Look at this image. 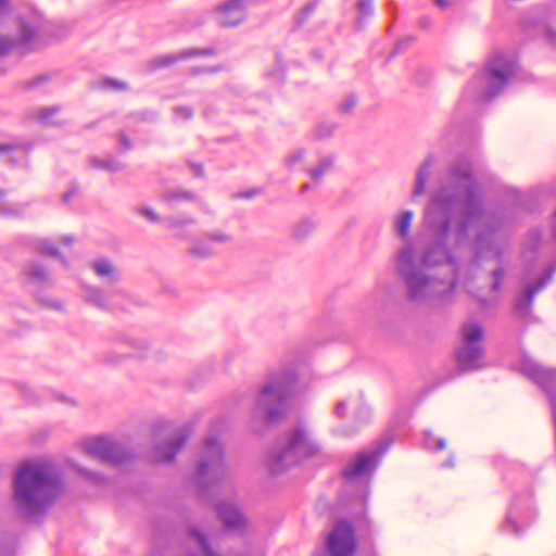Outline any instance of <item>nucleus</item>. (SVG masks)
<instances>
[{"label": "nucleus", "mask_w": 556, "mask_h": 556, "mask_svg": "<svg viewBox=\"0 0 556 556\" xmlns=\"http://www.w3.org/2000/svg\"><path fill=\"white\" fill-rule=\"evenodd\" d=\"M452 175L453 186L443 185L432 194L425 212L422 237L435 243L421 256L424 268L415 266V248L410 242L397 252L396 271L404 280L407 298L418 304L438 306L454 299L456 265L445 245L460 242L480 214L468 174Z\"/></svg>", "instance_id": "obj_1"}, {"label": "nucleus", "mask_w": 556, "mask_h": 556, "mask_svg": "<svg viewBox=\"0 0 556 556\" xmlns=\"http://www.w3.org/2000/svg\"><path fill=\"white\" fill-rule=\"evenodd\" d=\"M61 491L58 470L49 460L26 462L15 473L13 501L25 516L46 510Z\"/></svg>", "instance_id": "obj_2"}, {"label": "nucleus", "mask_w": 556, "mask_h": 556, "mask_svg": "<svg viewBox=\"0 0 556 556\" xmlns=\"http://www.w3.org/2000/svg\"><path fill=\"white\" fill-rule=\"evenodd\" d=\"M295 375L283 369L273 372L255 397L254 415L275 421L285 414V403L294 390Z\"/></svg>", "instance_id": "obj_3"}, {"label": "nucleus", "mask_w": 556, "mask_h": 556, "mask_svg": "<svg viewBox=\"0 0 556 556\" xmlns=\"http://www.w3.org/2000/svg\"><path fill=\"white\" fill-rule=\"evenodd\" d=\"M517 67V55L496 53L482 72L469 83V88L479 99L488 100L500 93L511 80Z\"/></svg>", "instance_id": "obj_4"}, {"label": "nucleus", "mask_w": 556, "mask_h": 556, "mask_svg": "<svg viewBox=\"0 0 556 556\" xmlns=\"http://www.w3.org/2000/svg\"><path fill=\"white\" fill-rule=\"evenodd\" d=\"M318 444L303 428L294 429L288 439L270 454L269 466L273 471H281L319 452Z\"/></svg>", "instance_id": "obj_5"}, {"label": "nucleus", "mask_w": 556, "mask_h": 556, "mask_svg": "<svg viewBox=\"0 0 556 556\" xmlns=\"http://www.w3.org/2000/svg\"><path fill=\"white\" fill-rule=\"evenodd\" d=\"M8 0H0V15L8 10ZM47 33L48 25L40 13L34 11L27 16H23L20 21V29L15 38L0 33V56L9 52L15 46L33 48Z\"/></svg>", "instance_id": "obj_6"}, {"label": "nucleus", "mask_w": 556, "mask_h": 556, "mask_svg": "<svg viewBox=\"0 0 556 556\" xmlns=\"http://www.w3.org/2000/svg\"><path fill=\"white\" fill-rule=\"evenodd\" d=\"M483 329L477 323H467L463 327V345L456 354L458 365L464 369L475 368L480 365L483 350L481 339Z\"/></svg>", "instance_id": "obj_7"}, {"label": "nucleus", "mask_w": 556, "mask_h": 556, "mask_svg": "<svg viewBox=\"0 0 556 556\" xmlns=\"http://www.w3.org/2000/svg\"><path fill=\"white\" fill-rule=\"evenodd\" d=\"M554 271L551 263L534 262L523 267V324L530 318L528 305L532 298L549 281Z\"/></svg>", "instance_id": "obj_8"}, {"label": "nucleus", "mask_w": 556, "mask_h": 556, "mask_svg": "<svg viewBox=\"0 0 556 556\" xmlns=\"http://www.w3.org/2000/svg\"><path fill=\"white\" fill-rule=\"evenodd\" d=\"M199 476L203 480L215 481L226 472V463L220 442L216 439H207L204 442L198 467Z\"/></svg>", "instance_id": "obj_9"}, {"label": "nucleus", "mask_w": 556, "mask_h": 556, "mask_svg": "<svg viewBox=\"0 0 556 556\" xmlns=\"http://www.w3.org/2000/svg\"><path fill=\"white\" fill-rule=\"evenodd\" d=\"M328 556H353L356 540L352 526L346 521H338L327 536Z\"/></svg>", "instance_id": "obj_10"}, {"label": "nucleus", "mask_w": 556, "mask_h": 556, "mask_svg": "<svg viewBox=\"0 0 556 556\" xmlns=\"http://www.w3.org/2000/svg\"><path fill=\"white\" fill-rule=\"evenodd\" d=\"M83 448L105 463L118 464L125 458L123 447L110 437H93L83 442Z\"/></svg>", "instance_id": "obj_11"}, {"label": "nucleus", "mask_w": 556, "mask_h": 556, "mask_svg": "<svg viewBox=\"0 0 556 556\" xmlns=\"http://www.w3.org/2000/svg\"><path fill=\"white\" fill-rule=\"evenodd\" d=\"M217 515L224 527L232 532H243L249 527V521L241 509L232 502H220L217 507Z\"/></svg>", "instance_id": "obj_12"}, {"label": "nucleus", "mask_w": 556, "mask_h": 556, "mask_svg": "<svg viewBox=\"0 0 556 556\" xmlns=\"http://www.w3.org/2000/svg\"><path fill=\"white\" fill-rule=\"evenodd\" d=\"M377 453H361L346 467L344 473L350 479H361L366 477L377 464Z\"/></svg>", "instance_id": "obj_13"}, {"label": "nucleus", "mask_w": 556, "mask_h": 556, "mask_svg": "<svg viewBox=\"0 0 556 556\" xmlns=\"http://www.w3.org/2000/svg\"><path fill=\"white\" fill-rule=\"evenodd\" d=\"M244 17V8L242 0H231L225 3L219 12V22L225 26H236Z\"/></svg>", "instance_id": "obj_14"}, {"label": "nucleus", "mask_w": 556, "mask_h": 556, "mask_svg": "<svg viewBox=\"0 0 556 556\" xmlns=\"http://www.w3.org/2000/svg\"><path fill=\"white\" fill-rule=\"evenodd\" d=\"M186 442L184 434H177L161 446H156L152 459L155 462H170Z\"/></svg>", "instance_id": "obj_15"}, {"label": "nucleus", "mask_w": 556, "mask_h": 556, "mask_svg": "<svg viewBox=\"0 0 556 556\" xmlns=\"http://www.w3.org/2000/svg\"><path fill=\"white\" fill-rule=\"evenodd\" d=\"M91 268L101 280L108 283L115 282L119 277V270L115 264L104 257L94 260L91 263Z\"/></svg>", "instance_id": "obj_16"}, {"label": "nucleus", "mask_w": 556, "mask_h": 556, "mask_svg": "<svg viewBox=\"0 0 556 556\" xmlns=\"http://www.w3.org/2000/svg\"><path fill=\"white\" fill-rule=\"evenodd\" d=\"M435 160L433 156H428L419 166L416 175V180L413 189V195L419 197L426 192L427 180L432 174Z\"/></svg>", "instance_id": "obj_17"}, {"label": "nucleus", "mask_w": 556, "mask_h": 556, "mask_svg": "<svg viewBox=\"0 0 556 556\" xmlns=\"http://www.w3.org/2000/svg\"><path fill=\"white\" fill-rule=\"evenodd\" d=\"M353 406L356 412L355 415L358 418L367 419L369 416V409L366 405H364L361 399L356 396H350L344 400H340L334 407V413L338 417H344L348 406Z\"/></svg>", "instance_id": "obj_18"}, {"label": "nucleus", "mask_w": 556, "mask_h": 556, "mask_svg": "<svg viewBox=\"0 0 556 556\" xmlns=\"http://www.w3.org/2000/svg\"><path fill=\"white\" fill-rule=\"evenodd\" d=\"M414 219V212L412 210H404L399 212L393 217V229L403 239L409 236L410 226Z\"/></svg>", "instance_id": "obj_19"}, {"label": "nucleus", "mask_w": 556, "mask_h": 556, "mask_svg": "<svg viewBox=\"0 0 556 556\" xmlns=\"http://www.w3.org/2000/svg\"><path fill=\"white\" fill-rule=\"evenodd\" d=\"M189 251L192 255L199 257H207L214 253L213 247L210 241L204 237L202 240L194 241Z\"/></svg>", "instance_id": "obj_20"}, {"label": "nucleus", "mask_w": 556, "mask_h": 556, "mask_svg": "<svg viewBox=\"0 0 556 556\" xmlns=\"http://www.w3.org/2000/svg\"><path fill=\"white\" fill-rule=\"evenodd\" d=\"M306 160V151L304 149H294L290 151L285 157V165L293 169L299 165H302Z\"/></svg>", "instance_id": "obj_21"}, {"label": "nucleus", "mask_w": 556, "mask_h": 556, "mask_svg": "<svg viewBox=\"0 0 556 556\" xmlns=\"http://www.w3.org/2000/svg\"><path fill=\"white\" fill-rule=\"evenodd\" d=\"M333 165V159L326 156L321 159L318 164L309 169L312 179L319 180L324 174L329 172Z\"/></svg>", "instance_id": "obj_22"}, {"label": "nucleus", "mask_w": 556, "mask_h": 556, "mask_svg": "<svg viewBox=\"0 0 556 556\" xmlns=\"http://www.w3.org/2000/svg\"><path fill=\"white\" fill-rule=\"evenodd\" d=\"M137 215L140 217L146 218L147 220L151 223H159L161 222V216L159 213L150 205L146 203H139L134 207Z\"/></svg>", "instance_id": "obj_23"}, {"label": "nucleus", "mask_w": 556, "mask_h": 556, "mask_svg": "<svg viewBox=\"0 0 556 556\" xmlns=\"http://www.w3.org/2000/svg\"><path fill=\"white\" fill-rule=\"evenodd\" d=\"M314 228L315 224L311 219H303L293 227L292 236L296 239H303L308 236Z\"/></svg>", "instance_id": "obj_24"}, {"label": "nucleus", "mask_w": 556, "mask_h": 556, "mask_svg": "<svg viewBox=\"0 0 556 556\" xmlns=\"http://www.w3.org/2000/svg\"><path fill=\"white\" fill-rule=\"evenodd\" d=\"M205 237L206 240L211 242V244H223L231 240V235L223 229L210 231L205 235Z\"/></svg>", "instance_id": "obj_25"}, {"label": "nucleus", "mask_w": 556, "mask_h": 556, "mask_svg": "<svg viewBox=\"0 0 556 556\" xmlns=\"http://www.w3.org/2000/svg\"><path fill=\"white\" fill-rule=\"evenodd\" d=\"M85 298L87 301H89L96 305H99V306H102L105 303V298H104L103 292L96 287L86 288L85 289Z\"/></svg>", "instance_id": "obj_26"}, {"label": "nucleus", "mask_w": 556, "mask_h": 556, "mask_svg": "<svg viewBox=\"0 0 556 556\" xmlns=\"http://www.w3.org/2000/svg\"><path fill=\"white\" fill-rule=\"evenodd\" d=\"M425 445L428 448L440 451L445 447V441L442 438H437L432 432L425 433Z\"/></svg>", "instance_id": "obj_27"}, {"label": "nucleus", "mask_w": 556, "mask_h": 556, "mask_svg": "<svg viewBox=\"0 0 556 556\" xmlns=\"http://www.w3.org/2000/svg\"><path fill=\"white\" fill-rule=\"evenodd\" d=\"M91 163L98 168H102L110 172H117L123 168L121 164L112 160H99L97 157H92Z\"/></svg>", "instance_id": "obj_28"}, {"label": "nucleus", "mask_w": 556, "mask_h": 556, "mask_svg": "<svg viewBox=\"0 0 556 556\" xmlns=\"http://www.w3.org/2000/svg\"><path fill=\"white\" fill-rule=\"evenodd\" d=\"M336 126L331 123L319 124L316 128V135L320 138L331 136L334 132Z\"/></svg>", "instance_id": "obj_29"}, {"label": "nucleus", "mask_w": 556, "mask_h": 556, "mask_svg": "<svg viewBox=\"0 0 556 556\" xmlns=\"http://www.w3.org/2000/svg\"><path fill=\"white\" fill-rule=\"evenodd\" d=\"M46 270L39 265H33L28 268V276L33 280H41L46 278Z\"/></svg>", "instance_id": "obj_30"}, {"label": "nucleus", "mask_w": 556, "mask_h": 556, "mask_svg": "<svg viewBox=\"0 0 556 556\" xmlns=\"http://www.w3.org/2000/svg\"><path fill=\"white\" fill-rule=\"evenodd\" d=\"M355 105H356V99L354 97L350 96L341 101V103L339 105V110L342 113H350L353 111Z\"/></svg>", "instance_id": "obj_31"}, {"label": "nucleus", "mask_w": 556, "mask_h": 556, "mask_svg": "<svg viewBox=\"0 0 556 556\" xmlns=\"http://www.w3.org/2000/svg\"><path fill=\"white\" fill-rule=\"evenodd\" d=\"M106 85L113 89H125L126 84L115 79H108Z\"/></svg>", "instance_id": "obj_32"}, {"label": "nucleus", "mask_w": 556, "mask_h": 556, "mask_svg": "<svg viewBox=\"0 0 556 556\" xmlns=\"http://www.w3.org/2000/svg\"><path fill=\"white\" fill-rule=\"evenodd\" d=\"M192 222H193V218L185 217L182 219L173 218V219H170L169 223H170V226L176 227V226H180V225L192 223Z\"/></svg>", "instance_id": "obj_33"}, {"label": "nucleus", "mask_w": 556, "mask_h": 556, "mask_svg": "<svg viewBox=\"0 0 556 556\" xmlns=\"http://www.w3.org/2000/svg\"><path fill=\"white\" fill-rule=\"evenodd\" d=\"M42 250L51 255H56L55 248L49 241L42 243Z\"/></svg>", "instance_id": "obj_34"}, {"label": "nucleus", "mask_w": 556, "mask_h": 556, "mask_svg": "<svg viewBox=\"0 0 556 556\" xmlns=\"http://www.w3.org/2000/svg\"><path fill=\"white\" fill-rule=\"evenodd\" d=\"M435 5L442 10H446L451 5V0H433Z\"/></svg>", "instance_id": "obj_35"}, {"label": "nucleus", "mask_w": 556, "mask_h": 556, "mask_svg": "<svg viewBox=\"0 0 556 556\" xmlns=\"http://www.w3.org/2000/svg\"><path fill=\"white\" fill-rule=\"evenodd\" d=\"M371 3H372L371 0H359L358 7L361 10H367V9L371 8Z\"/></svg>", "instance_id": "obj_36"}, {"label": "nucleus", "mask_w": 556, "mask_h": 556, "mask_svg": "<svg viewBox=\"0 0 556 556\" xmlns=\"http://www.w3.org/2000/svg\"><path fill=\"white\" fill-rule=\"evenodd\" d=\"M504 5L507 8V9H511L515 7V4H517L520 0H502Z\"/></svg>", "instance_id": "obj_37"}, {"label": "nucleus", "mask_w": 556, "mask_h": 556, "mask_svg": "<svg viewBox=\"0 0 556 556\" xmlns=\"http://www.w3.org/2000/svg\"><path fill=\"white\" fill-rule=\"evenodd\" d=\"M177 113H181V115H182L184 117H189V116H191V110H190V109H188V108L178 109V110H177Z\"/></svg>", "instance_id": "obj_38"}, {"label": "nucleus", "mask_w": 556, "mask_h": 556, "mask_svg": "<svg viewBox=\"0 0 556 556\" xmlns=\"http://www.w3.org/2000/svg\"><path fill=\"white\" fill-rule=\"evenodd\" d=\"M119 142H121V144H122L125 149L130 148V142L128 141V139H127L124 135H122V136L119 137Z\"/></svg>", "instance_id": "obj_39"}, {"label": "nucleus", "mask_w": 556, "mask_h": 556, "mask_svg": "<svg viewBox=\"0 0 556 556\" xmlns=\"http://www.w3.org/2000/svg\"><path fill=\"white\" fill-rule=\"evenodd\" d=\"M547 36L549 37L552 43H556V34H554L552 30H548Z\"/></svg>", "instance_id": "obj_40"}, {"label": "nucleus", "mask_w": 556, "mask_h": 556, "mask_svg": "<svg viewBox=\"0 0 556 556\" xmlns=\"http://www.w3.org/2000/svg\"><path fill=\"white\" fill-rule=\"evenodd\" d=\"M53 111H54V110H52V109L45 110V111H43L42 118H43L45 121H48V119H49V114H50V113H52Z\"/></svg>", "instance_id": "obj_41"}, {"label": "nucleus", "mask_w": 556, "mask_h": 556, "mask_svg": "<svg viewBox=\"0 0 556 556\" xmlns=\"http://www.w3.org/2000/svg\"><path fill=\"white\" fill-rule=\"evenodd\" d=\"M174 197H175V194H174V193H172V192H167V193L165 194V199H166V200H170V199H173Z\"/></svg>", "instance_id": "obj_42"}, {"label": "nucleus", "mask_w": 556, "mask_h": 556, "mask_svg": "<svg viewBox=\"0 0 556 556\" xmlns=\"http://www.w3.org/2000/svg\"><path fill=\"white\" fill-rule=\"evenodd\" d=\"M507 520H508V522H511V523H513V520H511L510 515H508V516H507Z\"/></svg>", "instance_id": "obj_43"}, {"label": "nucleus", "mask_w": 556, "mask_h": 556, "mask_svg": "<svg viewBox=\"0 0 556 556\" xmlns=\"http://www.w3.org/2000/svg\"><path fill=\"white\" fill-rule=\"evenodd\" d=\"M7 148L4 146H0V152L4 151Z\"/></svg>", "instance_id": "obj_44"}, {"label": "nucleus", "mask_w": 556, "mask_h": 556, "mask_svg": "<svg viewBox=\"0 0 556 556\" xmlns=\"http://www.w3.org/2000/svg\"><path fill=\"white\" fill-rule=\"evenodd\" d=\"M513 527H514L515 530L518 529V526L516 523H513Z\"/></svg>", "instance_id": "obj_45"}, {"label": "nucleus", "mask_w": 556, "mask_h": 556, "mask_svg": "<svg viewBox=\"0 0 556 556\" xmlns=\"http://www.w3.org/2000/svg\"><path fill=\"white\" fill-rule=\"evenodd\" d=\"M3 197V192L0 190V200L2 199Z\"/></svg>", "instance_id": "obj_46"}]
</instances>
